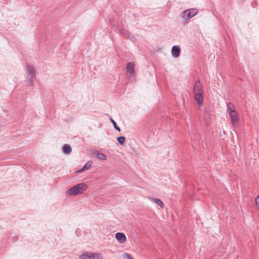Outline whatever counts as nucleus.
<instances>
[{"mask_svg": "<svg viewBox=\"0 0 259 259\" xmlns=\"http://www.w3.org/2000/svg\"><path fill=\"white\" fill-rule=\"evenodd\" d=\"M193 93L195 100L196 101L198 105L201 106L203 101L204 92L200 80H197L195 82L193 87Z\"/></svg>", "mask_w": 259, "mask_h": 259, "instance_id": "f257e3e1", "label": "nucleus"}, {"mask_svg": "<svg viewBox=\"0 0 259 259\" xmlns=\"http://www.w3.org/2000/svg\"><path fill=\"white\" fill-rule=\"evenodd\" d=\"M87 188V185L84 183H80L71 188L68 190V194L73 196L81 194Z\"/></svg>", "mask_w": 259, "mask_h": 259, "instance_id": "f03ea898", "label": "nucleus"}, {"mask_svg": "<svg viewBox=\"0 0 259 259\" xmlns=\"http://www.w3.org/2000/svg\"><path fill=\"white\" fill-rule=\"evenodd\" d=\"M80 259H101V254L98 253H83L79 256Z\"/></svg>", "mask_w": 259, "mask_h": 259, "instance_id": "7ed1b4c3", "label": "nucleus"}, {"mask_svg": "<svg viewBox=\"0 0 259 259\" xmlns=\"http://www.w3.org/2000/svg\"><path fill=\"white\" fill-rule=\"evenodd\" d=\"M197 14V11L196 9H188L184 11L183 13L182 17L186 19H190Z\"/></svg>", "mask_w": 259, "mask_h": 259, "instance_id": "20e7f679", "label": "nucleus"}, {"mask_svg": "<svg viewBox=\"0 0 259 259\" xmlns=\"http://www.w3.org/2000/svg\"><path fill=\"white\" fill-rule=\"evenodd\" d=\"M229 115L231 120L232 124L234 127H235L238 124L239 121L238 113L236 111H235L229 113Z\"/></svg>", "mask_w": 259, "mask_h": 259, "instance_id": "39448f33", "label": "nucleus"}, {"mask_svg": "<svg viewBox=\"0 0 259 259\" xmlns=\"http://www.w3.org/2000/svg\"><path fill=\"white\" fill-rule=\"evenodd\" d=\"M27 75V78L29 79L31 84L32 83V78L35 74V71L34 68L31 65H28L26 70Z\"/></svg>", "mask_w": 259, "mask_h": 259, "instance_id": "423d86ee", "label": "nucleus"}, {"mask_svg": "<svg viewBox=\"0 0 259 259\" xmlns=\"http://www.w3.org/2000/svg\"><path fill=\"white\" fill-rule=\"evenodd\" d=\"M115 238L120 243H124L126 240V236L123 233H117L115 235Z\"/></svg>", "mask_w": 259, "mask_h": 259, "instance_id": "0eeeda50", "label": "nucleus"}, {"mask_svg": "<svg viewBox=\"0 0 259 259\" xmlns=\"http://www.w3.org/2000/svg\"><path fill=\"white\" fill-rule=\"evenodd\" d=\"M180 51H181V49L179 46H174L172 48V50H171L172 55L175 58L178 57L180 55Z\"/></svg>", "mask_w": 259, "mask_h": 259, "instance_id": "6e6552de", "label": "nucleus"}, {"mask_svg": "<svg viewBox=\"0 0 259 259\" xmlns=\"http://www.w3.org/2000/svg\"><path fill=\"white\" fill-rule=\"evenodd\" d=\"M135 64L134 62L128 63L126 66V71L128 73H133L135 71Z\"/></svg>", "mask_w": 259, "mask_h": 259, "instance_id": "1a4fd4ad", "label": "nucleus"}, {"mask_svg": "<svg viewBox=\"0 0 259 259\" xmlns=\"http://www.w3.org/2000/svg\"><path fill=\"white\" fill-rule=\"evenodd\" d=\"M94 155L99 159L102 160H105L107 158L106 156L102 153H100L98 151H95L94 152Z\"/></svg>", "mask_w": 259, "mask_h": 259, "instance_id": "9d476101", "label": "nucleus"}, {"mask_svg": "<svg viewBox=\"0 0 259 259\" xmlns=\"http://www.w3.org/2000/svg\"><path fill=\"white\" fill-rule=\"evenodd\" d=\"M93 164V162L91 160H89L86 163V164L82 167L81 169L78 170V172H81L85 170L89 169L92 166Z\"/></svg>", "mask_w": 259, "mask_h": 259, "instance_id": "9b49d317", "label": "nucleus"}, {"mask_svg": "<svg viewBox=\"0 0 259 259\" xmlns=\"http://www.w3.org/2000/svg\"><path fill=\"white\" fill-rule=\"evenodd\" d=\"M63 151L65 154H68L71 153L72 149L69 145L65 144L63 147Z\"/></svg>", "mask_w": 259, "mask_h": 259, "instance_id": "f8f14e48", "label": "nucleus"}, {"mask_svg": "<svg viewBox=\"0 0 259 259\" xmlns=\"http://www.w3.org/2000/svg\"><path fill=\"white\" fill-rule=\"evenodd\" d=\"M234 105L231 103H229L227 105V112L228 113H231L235 111Z\"/></svg>", "mask_w": 259, "mask_h": 259, "instance_id": "ddd939ff", "label": "nucleus"}, {"mask_svg": "<svg viewBox=\"0 0 259 259\" xmlns=\"http://www.w3.org/2000/svg\"><path fill=\"white\" fill-rule=\"evenodd\" d=\"M125 140V138L124 136L119 137L117 138L118 142L121 145H123V144L124 143Z\"/></svg>", "mask_w": 259, "mask_h": 259, "instance_id": "4468645a", "label": "nucleus"}, {"mask_svg": "<svg viewBox=\"0 0 259 259\" xmlns=\"http://www.w3.org/2000/svg\"><path fill=\"white\" fill-rule=\"evenodd\" d=\"M153 201L157 205L161 206L162 208L163 207V202L159 199H153Z\"/></svg>", "mask_w": 259, "mask_h": 259, "instance_id": "2eb2a0df", "label": "nucleus"}, {"mask_svg": "<svg viewBox=\"0 0 259 259\" xmlns=\"http://www.w3.org/2000/svg\"><path fill=\"white\" fill-rule=\"evenodd\" d=\"M111 121L112 122V123H113V125L114 126V128L118 131V132H120V128L117 125L115 121L112 119V118H111Z\"/></svg>", "mask_w": 259, "mask_h": 259, "instance_id": "dca6fc26", "label": "nucleus"}, {"mask_svg": "<svg viewBox=\"0 0 259 259\" xmlns=\"http://www.w3.org/2000/svg\"><path fill=\"white\" fill-rule=\"evenodd\" d=\"M255 204L257 206V207L259 210V195L256 197L255 199Z\"/></svg>", "mask_w": 259, "mask_h": 259, "instance_id": "f3484780", "label": "nucleus"}, {"mask_svg": "<svg viewBox=\"0 0 259 259\" xmlns=\"http://www.w3.org/2000/svg\"><path fill=\"white\" fill-rule=\"evenodd\" d=\"M123 256H124V257H125V256H126V257H127V258H128V259H133V258L131 257V256H130L128 254H127V253H124V254H123Z\"/></svg>", "mask_w": 259, "mask_h": 259, "instance_id": "a211bd4d", "label": "nucleus"}, {"mask_svg": "<svg viewBox=\"0 0 259 259\" xmlns=\"http://www.w3.org/2000/svg\"><path fill=\"white\" fill-rule=\"evenodd\" d=\"M120 33L123 34V35H126V31L125 30H121L120 31Z\"/></svg>", "mask_w": 259, "mask_h": 259, "instance_id": "6ab92c4d", "label": "nucleus"}]
</instances>
